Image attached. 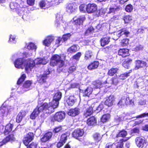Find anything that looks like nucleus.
<instances>
[{"instance_id": "obj_1", "label": "nucleus", "mask_w": 148, "mask_h": 148, "mask_svg": "<svg viewBox=\"0 0 148 148\" xmlns=\"http://www.w3.org/2000/svg\"><path fill=\"white\" fill-rule=\"evenodd\" d=\"M56 105V104L55 103L52 104V101L49 103V104L46 103L40 104L38 102L37 108L34 110L31 114L30 118L32 119H35L39 114L42 111L48 114L53 112L54 111V109L58 106Z\"/></svg>"}, {"instance_id": "obj_2", "label": "nucleus", "mask_w": 148, "mask_h": 148, "mask_svg": "<svg viewBox=\"0 0 148 148\" xmlns=\"http://www.w3.org/2000/svg\"><path fill=\"white\" fill-rule=\"evenodd\" d=\"M47 61L45 59L41 58H37L33 60L32 59H29L27 63L29 64V66L26 67V69H30V71L34 66L35 64H45L47 63Z\"/></svg>"}, {"instance_id": "obj_3", "label": "nucleus", "mask_w": 148, "mask_h": 148, "mask_svg": "<svg viewBox=\"0 0 148 148\" xmlns=\"http://www.w3.org/2000/svg\"><path fill=\"white\" fill-rule=\"evenodd\" d=\"M29 59L25 60L23 58H19L16 60L14 62L15 66L17 68L23 69L25 68L26 71H29L30 69H26V67L27 66H29V64L27 63V62L29 61Z\"/></svg>"}, {"instance_id": "obj_4", "label": "nucleus", "mask_w": 148, "mask_h": 148, "mask_svg": "<svg viewBox=\"0 0 148 148\" xmlns=\"http://www.w3.org/2000/svg\"><path fill=\"white\" fill-rule=\"evenodd\" d=\"M64 64V61L61 59L58 55H55L52 58L50 62V65L53 66L57 65L60 68L62 67Z\"/></svg>"}, {"instance_id": "obj_5", "label": "nucleus", "mask_w": 148, "mask_h": 148, "mask_svg": "<svg viewBox=\"0 0 148 148\" xmlns=\"http://www.w3.org/2000/svg\"><path fill=\"white\" fill-rule=\"evenodd\" d=\"M13 109L12 107L10 106H2L0 109V121H2L3 117L6 116L8 113L11 112Z\"/></svg>"}, {"instance_id": "obj_6", "label": "nucleus", "mask_w": 148, "mask_h": 148, "mask_svg": "<svg viewBox=\"0 0 148 148\" xmlns=\"http://www.w3.org/2000/svg\"><path fill=\"white\" fill-rule=\"evenodd\" d=\"M65 114L64 112L60 111L56 112L54 116V120L58 122H61L65 117Z\"/></svg>"}, {"instance_id": "obj_7", "label": "nucleus", "mask_w": 148, "mask_h": 148, "mask_svg": "<svg viewBox=\"0 0 148 148\" xmlns=\"http://www.w3.org/2000/svg\"><path fill=\"white\" fill-rule=\"evenodd\" d=\"M79 8V9H97V6L94 3H89L87 5L83 4L80 5Z\"/></svg>"}, {"instance_id": "obj_8", "label": "nucleus", "mask_w": 148, "mask_h": 148, "mask_svg": "<svg viewBox=\"0 0 148 148\" xmlns=\"http://www.w3.org/2000/svg\"><path fill=\"white\" fill-rule=\"evenodd\" d=\"M61 93L59 91H57L54 95L53 100L52 101V103H55L56 104V106H58L59 103V101L61 99Z\"/></svg>"}, {"instance_id": "obj_9", "label": "nucleus", "mask_w": 148, "mask_h": 148, "mask_svg": "<svg viewBox=\"0 0 148 148\" xmlns=\"http://www.w3.org/2000/svg\"><path fill=\"white\" fill-rule=\"evenodd\" d=\"M84 133L83 129H78L75 130L72 134L74 138L78 139V137L82 136Z\"/></svg>"}, {"instance_id": "obj_10", "label": "nucleus", "mask_w": 148, "mask_h": 148, "mask_svg": "<svg viewBox=\"0 0 148 148\" xmlns=\"http://www.w3.org/2000/svg\"><path fill=\"white\" fill-rule=\"evenodd\" d=\"M34 134L33 133L29 132L23 140V143L25 145L27 146L29 143L34 139Z\"/></svg>"}, {"instance_id": "obj_11", "label": "nucleus", "mask_w": 148, "mask_h": 148, "mask_svg": "<svg viewBox=\"0 0 148 148\" xmlns=\"http://www.w3.org/2000/svg\"><path fill=\"white\" fill-rule=\"evenodd\" d=\"M80 109L78 108L70 109L68 112V114L72 116H75L78 115L80 113Z\"/></svg>"}, {"instance_id": "obj_12", "label": "nucleus", "mask_w": 148, "mask_h": 148, "mask_svg": "<svg viewBox=\"0 0 148 148\" xmlns=\"http://www.w3.org/2000/svg\"><path fill=\"white\" fill-rule=\"evenodd\" d=\"M135 141L137 146L139 147L142 148L145 143V140L143 138L137 137L135 139Z\"/></svg>"}, {"instance_id": "obj_13", "label": "nucleus", "mask_w": 148, "mask_h": 148, "mask_svg": "<svg viewBox=\"0 0 148 148\" xmlns=\"http://www.w3.org/2000/svg\"><path fill=\"white\" fill-rule=\"evenodd\" d=\"M32 83V81L27 80L25 82L23 85V90L21 91V92L23 93L24 92L27 91L30 89Z\"/></svg>"}, {"instance_id": "obj_14", "label": "nucleus", "mask_w": 148, "mask_h": 148, "mask_svg": "<svg viewBox=\"0 0 148 148\" xmlns=\"http://www.w3.org/2000/svg\"><path fill=\"white\" fill-rule=\"evenodd\" d=\"M14 137L13 134H11L9 135L8 136L3 139L0 142V147L2 146L10 141L14 140Z\"/></svg>"}, {"instance_id": "obj_15", "label": "nucleus", "mask_w": 148, "mask_h": 148, "mask_svg": "<svg viewBox=\"0 0 148 148\" xmlns=\"http://www.w3.org/2000/svg\"><path fill=\"white\" fill-rule=\"evenodd\" d=\"M114 97L113 96L110 95L106 98L105 102V104L108 106L113 105L114 101Z\"/></svg>"}, {"instance_id": "obj_16", "label": "nucleus", "mask_w": 148, "mask_h": 148, "mask_svg": "<svg viewBox=\"0 0 148 148\" xmlns=\"http://www.w3.org/2000/svg\"><path fill=\"white\" fill-rule=\"evenodd\" d=\"M73 18V23L76 25H82L84 22L86 18L84 16H81L76 20H74Z\"/></svg>"}, {"instance_id": "obj_17", "label": "nucleus", "mask_w": 148, "mask_h": 148, "mask_svg": "<svg viewBox=\"0 0 148 148\" xmlns=\"http://www.w3.org/2000/svg\"><path fill=\"white\" fill-rule=\"evenodd\" d=\"M90 107H92V112L93 111H97L98 112L100 111L103 108V105L102 104H100L99 105L97 103H95L94 104L92 105Z\"/></svg>"}, {"instance_id": "obj_18", "label": "nucleus", "mask_w": 148, "mask_h": 148, "mask_svg": "<svg viewBox=\"0 0 148 148\" xmlns=\"http://www.w3.org/2000/svg\"><path fill=\"white\" fill-rule=\"evenodd\" d=\"M26 115V112L23 110H21L18 114L16 118V121L18 123L20 122Z\"/></svg>"}, {"instance_id": "obj_19", "label": "nucleus", "mask_w": 148, "mask_h": 148, "mask_svg": "<svg viewBox=\"0 0 148 148\" xmlns=\"http://www.w3.org/2000/svg\"><path fill=\"white\" fill-rule=\"evenodd\" d=\"M56 22L55 23V26L57 27H61L63 25H60V23L61 21L62 20V14H60V13L59 12L57 13L56 15Z\"/></svg>"}, {"instance_id": "obj_20", "label": "nucleus", "mask_w": 148, "mask_h": 148, "mask_svg": "<svg viewBox=\"0 0 148 148\" xmlns=\"http://www.w3.org/2000/svg\"><path fill=\"white\" fill-rule=\"evenodd\" d=\"M54 39V38L53 36H48L43 41V44L45 46L49 47L51 43Z\"/></svg>"}, {"instance_id": "obj_21", "label": "nucleus", "mask_w": 148, "mask_h": 148, "mask_svg": "<svg viewBox=\"0 0 148 148\" xmlns=\"http://www.w3.org/2000/svg\"><path fill=\"white\" fill-rule=\"evenodd\" d=\"M129 51L127 49H120L119 50L118 54L123 57H125L129 55Z\"/></svg>"}, {"instance_id": "obj_22", "label": "nucleus", "mask_w": 148, "mask_h": 148, "mask_svg": "<svg viewBox=\"0 0 148 148\" xmlns=\"http://www.w3.org/2000/svg\"><path fill=\"white\" fill-rule=\"evenodd\" d=\"M52 133L51 132H49L46 133L41 138V141L42 142H45L48 140L52 137Z\"/></svg>"}, {"instance_id": "obj_23", "label": "nucleus", "mask_w": 148, "mask_h": 148, "mask_svg": "<svg viewBox=\"0 0 148 148\" xmlns=\"http://www.w3.org/2000/svg\"><path fill=\"white\" fill-rule=\"evenodd\" d=\"M129 32L126 30L123 29L122 31H120L116 33V35L119 37L122 36L123 37H127L129 34Z\"/></svg>"}, {"instance_id": "obj_24", "label": "nucleus", "mask_w": 148, "mask_h": 148, "mask_svg": "<svg viewBox=\"0 0 148 148\" xmlns=\"http://www.w3.org/2000/svg\"><path fill=\"white\" fill-rule=\"evenodd\" d=\"M110 38L108 36L102 38L100 40L101 45L104 47L108 45L110 42Z\"/></svg>"}, {"instance_id": "obj_25", "label": "nucleus", "mask_w": 148, "mask_h": 148, "mask_svg": "<svg viewBox=\"0 0 148 148\" xmlns=\"http://www.w3.org/2000/svg\"><path fill=\"white\" fill-rule=\"evenodd\" d=\"M79 47L77 45H74L71 46L67 50V52L70 53H75L79 50Z\"/></svg>"}, {"instance_id": "obj_26", "label": "nucleus", "mask_w": 148, "mask_h": 148, "mask_svg": "<svg viewBox=\"0 0 148 148\" xmlns=\"http://www.w3.org/2000/svg\"><path fill=\"white\" fill-rule=\"evenodd\" d=\"M99 64V62L97 61H95L91 63L88 66V68L90 70H92L97 68Z\"/></svg>"}, {"instance_id": "obj_27", "label": "nucleus", "mask_w": 148, "mask_h": 148, "mask_svg": "<svg viewBox=\"0 0 148 148\" xmlns=\"http://www.w3.org/2000/svg\"><path fill=\"white\" fill-rule=\"evenodd\" d=\"M13 125L10 123L8 124L5 126L4 133L5 135L8 134L12 130Z\"/></svg>"}, {"instance_id": "obj_28", "label": "nucleus", "mask_w": 148, "mask_h": 148, "mask_svg": "<svg viewBox=\"0 0 148 148\" xmlns=\"http://www.w3.org/2000/svg\"><path fill=\"white\" fill-rule=\"evenodd\" d=\"M76 101V99L74 96H71L67 100L66 102L69 106H72Z\"/></svg>"}, {"instance_id": "obj_29", "label": "nucleus", "mask_w": 148, "mask_h": 148, "mask_svg": "<svg viewBox=\"0 0 148 148\" xmlns=\"http://www.w3.org/2000/svg\"><path fill=\"white\" fill-rule=\"evenodd\" d=\"M87 124L89 125H93L96 123L95 118L92 116L88 119L87 120Z\"/></svg>"}, {"instance_id": "obj_30", "label": "nucleus", "mask_w": 148, "mask_h": 148, "mask_svg": "<svg viewBox=\"0 0 148 148\" xmlns=\"http://www.w3.org/2000/svg\"><path fill=\"white\" fill-rule=\"evenodd\" d=\"M133 118L130 115H128V114H126L124 117H119L118 118H116L117 122H119L121 121H125L127 119H130Z\"/></svg>"}, {"instance_id": "obj_31", "label": "nucleus", "mask_w": 148, "mask_h": 148, "mask_svg": "<svg viewBox=\"0 0 148 148\" xmlns=\"http://www.w3.org/2000/svg\"><path fill=\"white\" fill-rule=\"evenodd\" d=\"M92 84L95 88H100L102 86L103 83H102L101 81L98 80L93 82Z\"/></svg>"}, {"instance_id": "obj_32", "label": "nucleus", "mask_w": 148, "mask_h": 148, "mask_svg": "<svg viewBox=\"0 0 148 148\" xmlns=\"http://www.w3.org/2000/svg\"><path fill=\"white\" fill-rule=\"evenodd\" d=\"M92 112V107H89L87 109L86 112H84V116L85 117H86L88 116L91 115Z\"/></svg>"}, {"instance_id": "obj_33", "label": "nucleus", "mask_w": 148, "mask_h": 148, "mask_svg": "<svg viewBox=\"0 0 148 148\" xmlns=\"http://www.w3.org/2000/svg\"><path fill=\"white\" fill-rule=\"evenodd\" d=\"M66 8L68 9H75L77 8V7L75 3H69L66 4Z\"/></svg>"}, {"instance_id": "obj_34", "label": "nucleus", "mask_w": 148, "mask_h": 148, "mask_svg": "<svg viewBox=\"0 0 148 148\" xmlns=\"http://www.w3.org/2000/svg\"><path fill=\"white\" fill-rule=\"evenodd\" d=\"M27 47L28 49L34 50V51H36L37 48V46L34 43L32 42L29 43L27 45Z\"/></svg>"}, {"instance_id": "obj_35", "label": "nucleus", "mask_w": 148, "mask_h": 148, "mask_svg": "<svg viewBox=\"0 0 148 148\" xmlns=\"http://www.w3.org/2000/svg\"><path fill=\"white\" fill-rule=\"evenodd\" d=\"M132 70H130L128 72L121 74L119 76V78L121 79H124L127 77L129 76L130 74L131 73Z\"/></svg>"}, {"instance_id": "obj_36", "label": "nucleus", "mask_w": 148, "mask_h": 148, "mask_svg": "<svg viewBox=\"0 0 148 148\" xmlns=\"http://www.w3.org/2000/svg\"><path fill=\"white\" fill-rule=\"evenodd\" d=\"M110 115L109 114H104L101 118V121L102 122H105L108 121L110 118Z\"/></svg>"}, {"instance_id": "obj_37", "label": "nucleus", "mask_w": 148, "mask_h": 148, "mask_svg": "<svg viewBox=\"0 0 148 148\" xmlns=\"http://www.w3.org/2000/svg\"><path fill=\"white\" fill-rule=\"evenodd\" d=\"M69 134L68 133H66L62 134L61 136L60 140L65 143H66L67 139V137L69 136Z\"/></svg>"}, {"instance_id": "obj_38", "label": "nucleus", "mask_w": 148, "mask_h": 148, "mask_svg": "<svg viewBox=\"0 0 148 148\" xmlns=\"http://www.w3.org/2000/svg\"><path fill=\"white\" fill-rule=\"evenodd\" d=\"M93 138L96 141H99L102 138L101 135L98 133H95L93 135Z\"/></svg>"}, {"instance_id": "obj_39", "label": "nucleus", "mask_w": 148, "mask_h": 148, "mask_svg": "<svg viewBox=\"0 0 148 148\" xmlns=\"http://www.w3.org/2000/svg\"><path fill=\"white\" fill-rule=\"evenodd\" d=\"M47 77L45 75H41L38 79V81L40 83H43L46 82Z\"/></svg>"}, {"instance_id": "obj_40", "label": "nucleus", "mask_w": 148, "mask_h": 148, "mask_svg": "<svg viewBox=\"0 0 148 148\" xmlns=\"http://www.w3.org/2000/svg\"><path fill=\"white\" fill-rule=\"evenodd\" d=\"M92 91V88L90 87H88L84 92V95L86 96H88L91 94Z\"/></svg>"}, {"instance_id": "obj_41", "label": "nucleus", "mask_w": 148, "mask_h": 148, "mask_svg": "<svg viewBox=\"0 0 148 148\" xmlns=\"http://www.w3.org/2000/svg\"><path fill=\"white\" fill-rule=\"evenodd\" d=\"M123 139H121L119 142H118L117 143H114V146L116 147V148H122L123 146Z\"/></svg>"}, {"instance_id": "obj_42", "label": "nucleus", "mask_w": 148, "mask_h": 148, "mask_svg": "<svg viewBox=\"0 0 148 148\" xmlns=\"http://www.w3.org/2000/svg\"><path fill=\"white\" fill-rule=\"evenodd\" d=\"M18 11L17 12L18 14L20 16H22V18L23 19H24L25 18V17L26 16H27V14L26 13V15H25V14H23V13H24L25 12V11H26V12L27 13V11H28V10H25V11H24L23 10H18Z\"/></svg>"}, {"instance_id": "obj_43", "label": "nucleus", "mask_w": 148, "mask_h": 148, "mask_svg": "<svg viewBox=\"0 0 148 148\" xmlns=\"http://www.w3.org/2000/svg\"><path fill=\"white\" fill-rule=\"evenodd\" d=\"M118 70L116 68H112L110 69L108 71V74L110 76H112L116 73Z\"/></svg>"}, {"instance_id": "obj_44", "label": "nucleus", "mask_w": 148, "mask_h": 148, "mask_svg": "<svg viewBox=\"0 0 148 148\" xmlns=\"http://www.w3.org/2000/svg\"><path fill=\"white\" fill-rule=\"evenodd\" d=\"M127 132L125 130H123L120 132L117 135L116 137L118 138L119 137H124L127 135Z\"/></svg>"}, {"instance_id": "obj_45", "label": "nucleus", "mask_w": 148, "mask_h": 148, "mask_svg": "<svg viewBox=\"0 0 148 148\" xmlns=\"http://www.w3.org/2000/svg\"><path fill=\"white\" fill-rule=\"evenodd\" d=\"M94 29L92 27H90L87 29L85 32L86 35H88L94 32Z\"/></svg>"}, {"instance_id": "obj_46", "label": "nucleus", "mask_w": 148, "mask_h": 148, "mask_svg": "<svg viewBox=\"0 0 148 148\" xmlns=\"http://www.w3.org/2000/svg\"><path fill=\"white\" fill-rule=\"evenodd\" d=\"M63 42V40H62L61 38L58 37V39L56 40L55 45L56 47H59L62 44Z\"/></svg>"}, {"instance_id": "obj_47", "label": "nucleus", "mask_w": 148, "mask_h": 148, "mask_svg": "<svg viewBox=\"0 0 148 148\" xmlns=\"http://www.w3.org/2000/svg\"><path fill=\"white\" fill-rule=\"evenodd\" d=\"M92 56V53L90 51H86L85 53V58L87 60L91 58Z\"/></svg>"}, {"instance_id": "obj_48", "label": "nucleus", "mask_w": 148, "mask_h": 148, "mask_svg": "<svg viewBox=\"0 0 148 148\" xmlns=\"http://www.w3.org/2000/svg\"><path fill=\"white\" fill-rule=\"evenodd\" d=\"M118 82V79L116 77L112 78L108 83H110L115 85L117 84Z\"/></svg>"}, {"instance_id": "obj_49", "label": "nucleus", "mask_w": 148, "mask_h": 148, "mask_svg": "<svg viewBox=\"0 0 148 148\" xmlns=\"http://www.w3.org/2000/svg\"><path fill=\"white\" fill-rule=\"evenodd\" d=\"M125 104L127 105L132 104L134 103L132 99H130L129 97H125Z\"/></svg>"}, {"instance_id": "obj_50", "label": "nucleus", "mask_w": 148, "mask_h": 148, "mask_svg": "<svg viewBox=\"0 0 148 148\" xmlns=\"http://www.w3.org/2000/svg\"><path fill=\"white\" fill-rule=\"evenodd\" d=\"M115 2L112 1L111 3V5H110V8L109 9H119L120 7L119 6H116L115 4Z\"/></svg>"}, {"instance_id": "obj_51", "label": "nucleus", "mask_w": 148, "mask_h": 148, "mask_svg": "<svg viewBox=\"0 0 148 148\" xmlns=\"http://www.w3.org/2000/svg\"><path fill=\"white\" fill-rule=\"evenodd\" d=\"M26 77L25 74H23L20 78L18 79L17 82V84H19L21 83L22 82L24 81L25 78Z\"/></svg>"}, {"instance_id": "obj_52", "label": "nucleus", "mask_w": 148, "mask_h": 148, "mask_svg": "<svg viewBox=\"0 0 148 148\" xmlns=\"http://www.w3.org/2000/svg\"><path fill=\"white\" fill-rule=\"evenodd\" d=\"M148 65V60H141V68H144L147 66Z\"/></svg>"}, {"instance_id": "obj_53", "label": "nucleus", "mask_w": 148, "mask_h": 148, "mask_svg": "<svg viewBox=\"0 0 148 148\" xmlns=\"http://www.w3.org/2000/svg\"><path fill=\"white\" fill-rule=\"evenodd\" d=\"M135 69H138L141 68V60H137L135 61Z\"/></svg>"}, {"instance_id": "obj_54", "label": "nucleus", "mask_w": 148, "mask_h": 148, "mask_svg": "<svg viewBox=\"0 0 148 148\" xmlns=\"http://www.w3.org/2000/svg\"><path fill=\"white\" fill-rule=\"evenodd\" d=\"M62 130V128L61 126L56 127L53 129V132L55 135L60 132Z\"/></svg>"}, {"instance_id": "obj_55", "label": "nucleus", "mask_w": 148, "mask_h": 148, "mask_svg": "<svg viewBox=\"0 0 148 148\" xmlns=\"http://www.w3.org/2000/svg\"><path fill=\"white\" fill-rule=\"evenodd\" d=\"M39 5L40 7L41 8L45 7H46L47 8H48V7L47 6V4H46L45 1L43 0L40 1L39 3Z\"/></svg>"}, {"instance_id": "obj_56", "label": "nucleus", "mask_w": 148, "mask_h": 148, "mask_svg": "<svg viewBox=\"0 0 148 148\" xmlns=\"http://www.w3.org/2000/svg\"><path fill=\"white\" fill-rule=\"evenodd\" d=\"M15 39V36L10 35V38L8 40V42L12 43H15L16 42Z\"/></svg>"}, {"instance_id": "obj_57", "label": "nucleus", "mask_w": 148, "mask_h": 148, "mask_svg": "<svg viewBox=\"0 0 148 148\" xmlns=\"http://www.w3.org/2000/svg\"><path fill=\"white\" fill-rule=\"evenodd\" d=\"M71 36L70 34L69 33L63 35L62 37L61 38L63 42L66 40L70 37Z\"/></svg>"}, {"instance_id": "obj_58", "label": "nucleus", "mask_w": 148, "mask_h": 148, "mask_svg": "<svg viewBox=\"0 0 148 148\" xmlns=\"http://www.w3.org/2000/svg\"><path fill=\"white\" fill-rule=\"evenodd\" d=\"M125 97H122L121 100L119 102L118 105L119 106H124L125 103Z\"/></svg>"}, {"instance_id": "obj_59", "label": "nucleus", "mask_w": 148, "mask_h": 148, "mask_svg": "<svg viewBox=\"0 0 148 148\" xmlns=\"http://www.w3.org/2000/svg\"><path fill=\"white\" fill-rule=\"evenodd\" d=\"M76 70V66H72L69 68L68 72L69 73H72L74 72Z\"/></svg>"}, {"instance_id": "obj_60", "label": "nucleus", "mask_w": 148, "mask_h": 148, "mask_svg": "<svg viewBox=\"0 0 148 148\" xmlns=\"http://www.w3.org/2000/svg\"><path fill=\"white\" fill-rule=\"evenodd\" d=\"M81 55L82 54L81 53L79 52H78L75 55L73 56V58L76 60H79Z\"/></svg>"}, {"instance_id": "obj_61", "label": "nucleus", "mask_w": 148, "mask_h": 148, "mask_svg": "<svg viewBox=\"0 0 148 148\" xmlns=\"http://www.w3.org/2000/svg\"><path fill=\"white\" fill-rule=\"evenodd\" d=\"M132 20V17L129 16H126L124 18V20L125 23H128Z\"/></svg>"}, {"instance_id": "obj_62", "label": "nucleus", "mask_w": 148, "mask_h": 148, "mask_svg": "<svg viewBox=\"0 0 148 148\" xmlns=\"http://www.w3.org/2000/svg\"><path fill=\"white\" fill-rule=\"evenodd\" d=\"M129 40L128 39H123L122 40L121 43L122 46H126L128 43Z\"/></svg>"}, {"instance_id": "obj_63", "label": "nucleus", "mask_w": 148, "mask_h": 148, "mask_svg": "<svg viewBox=\"0 0 148 148\" xmlns=\"http://www.w3.org/2000/svg\"><path fill=\"white\" fill-rule=\"evenodd\" d=\"M145 117H148V113H144L138 116L136 118H142Z\"/></svg>"}, {"instance_id": "obj_64", "label": "nucleus", "mask_w": 148, "mask_h": 148, "mask_svg": "<svg viewBox=\"0 0 148 148\" xmlns=\"http://www.w3.org/2000/svg\"><path fill=\"white\" fill-rule=\"evenodd\" d=\"M114 144L109 143L106 144L105 148H114Z\"/></svg>"}]
</instances>
